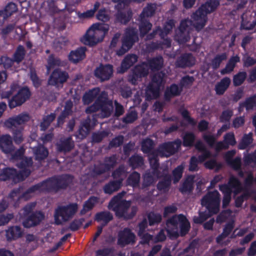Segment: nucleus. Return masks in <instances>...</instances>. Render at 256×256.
Here are the masks:
<instances>
[{
  "label": "nucleus",
  "instance_id": "1",
  "mask_svg": "<svg viewBox=\"0 0 256 256\" xmlns=\"http://www.w3.org/2000/svg\"><path fill=\"white\" fill-rule=\"evenodd\" d=\"M74 176L70 174L56 175L29 188L22 194H26L36 191H44L48 192L57 193L62 190H66L72 184Z\"/></svg>",
  "mask_w": 256,
  "mask_h": 256
},
{
  "label": "nucleus",
  "instance_id": "2",
  "mask_svg": "<svg viewBox=\"0 0 256 256\" xmlns=\"http://www.w3.org/2000/svg\"><path fill=\"white\" fill-rule=\"evenodd\" d=\"M219 4L218 0H209L202 4L192 14V27L198 31L203 28L208 20L207 14L214 11Z\"/></svg>",
  "mask_w": 256,
  "mask_h": 256
},
{
  "label": "nucleus",
  "instance_id": "3",
  "mask_svg": "<svg viewBox=\"0 0 256 256\" xmlns=\"http://www.w3.org/2000/svg\"><path fill=\"white\" fill-rule=\"evenodd\" d=\"M15 118H10L4 122V126L8 128H12V136L14 143L20 144L24 140L22 128H18V126L24 124L30 120L28 113H22Z\"/></svg>",
  "mask_w": 256,
  "mask_h": 256
},
{
  "label": "nucleus",
  "instance_id": "4",
  "mask_svg": "<svg viewBox=\"0 0 256 256\" xmlns=\"http://www.w3.org/2000/svg\"><path fill=\"white\" fill-rule=\"evenodd\" d=\"M108 30V26L101 23L94 24L88 30L82 42L86 45L94 46L101 42Z\"/></svg>",
  "mask_w": 256,
  "mask_h": 256
},
{
  "label": "nucleus",
  "instance_id": "5",
  "mask_svg": "<svg viewBox=\"0 0 256 256\" xmlns=\"http://www.w3.org/2000/svg\"><path fill=\"white\" fill-rule=\"evenodd\" d=\"M78 210L76 203H70L66 206H58L54 211V222L60 225L64 222H66L72 219Z\"/></svg>",
  "mask_w": 256,
  "mask_h": 256
},
{
  "label": "nucleus",
  "instance_id": "6",
  "mask_svg": "<svg viewBox=\"0 0 256 256\" xmlns=\"http://www.w3.org/2000/svg\"><path fill=\"white\" fill-rule=\"evenodd\" d=\"M220 204V194L217 190L208 192L201 200L202 206L213 214L219 212Z\"/></svg>",
  "mask_w": 256,
  "mask_h": 256
},
{
  "label": "nucleus",
  "instance_id": "7",
  "mask_svg": "<svg viewBox=\"0 0 256 256\" xmlns=\"http://www.w3.org/2000/svg\"><path fill=\"white\" fill-rule=\"evenodd\" d=\"M123 194L119 193L110 200L109 206L112 208L118 218L125 217L128 210L130 206V202L122 200Z\"/></svg>",
  "mask_w": 256,
  "mask_h": 256
},
{
  "label": "nucleus",
  "instance_id": "8",
  "mask_svg": "<svg viewBox=\"0 0 256 256\" xmlns=\"http://www.w3.org/2000/svg\"><path fill=\"white\" fill-rule=\"evenodd\" d=\"M165 74L162 72H158L153 76L151 84L148 88L146 96L148 100L156 98L159 96L160 87L164 84Z\"/></svg>",
  "mask_w": 256,
  "mask_h": 256
},
{
  "label": "nucleus",
  "instance_id": "9",
  "mask_svg": "<svg viewBox=\"0 0 256 256\" xmlns=\"http://www.w3.org/2000/svg\"><path fill=\"white\" fill-rule=\"evenodd\" d=\"M138 32L136 28H130L126 29L122 40L121 48L116 52L118 56H122L138 40Z\"/></svg>",
  "mask_w": 256,
  "mask_h": 256
},
{
  "label": "nucleus",
  "instance_id": "10",
  "mask_svg": "<svg viewBox=\"0 0 256 256\" xmlns=\"http://www.w3.org/2000/svg\"><path fill=\"white\" fill-rule=\"evenodd\" d=\"M182 141L178 138L172 142L160 144L157 149V152L161 157L168 158L177 152L180 148Z\"/></svg>",
  "mask_w": 256,
  "mask_h": 256
},
{
  "label": "nucleus",
  "instance_id": "11",
  "mask_svg": "<svg viewBox=\"0 0 256 256\" xmlns=\"http://www.w3.org/2000/svg\"><path fill=\"white\" fill-rule=\"evenodd\" d=\"M192 29V20H182L175 35V40L180 44L188 42L190 40V33Z\"/></svg>",
  "mask_w": 256,
  "mask_h": 256
},
{
  "label": "nucleus",
  "instance_id": "12",
  "mask_svg": "<svg viewBox=\"0 0 256 256\" xmlns=\"http://www.w3.org/2000/svg\"><path fill=\"white\" fill-rule=\"evenodd\" d=\"M113 108L114 105L112 100L99 96L94 103L86 110V112H112Z\"/></svg>",
  "mask_w": 256,
  "mask_h": 256
},
{
  "label": "nucleus",
  "instance_id": "13",
  "mask_svg": "<svg viewBox=\"0 0 256 256\" xmlns=\"http://www.w3.org/2000/svg\"><path fill=\"white\" fill-rule=\"evenodd\" d=\"M136 241V236L131 230L128 228H125L120 231L118 236V244L121 247L131 244L133 245Z\"/></svg>",
  "mask_w": 256,
  "mask_h": 256
},
{
  "label": "nucleus",
  "instance_id": "14",
  "mask_svg": "<svg viewBox=\"0 0 256 256\" xmlns=\"http://www.w3.org/2000/svg\"><path fill=\"white\" fill-rule=\"evenodd\" d=\"M30 92L27 87L22 88L9 101V106L12 108L22 105L30 98Z\"/></svg>",
  "mask_w": 256,
  "mask_h": 256
},
{
  "label": "nucleus",
  "instance_id": "15",
  "mask_svg": "<svg viewBox=\"0 0 256 256\" xmlns=\"http://www.w3.org/2000/svg\"><path fill=\"white\" fill-rule=\"evenodd\" d=\"M96 115H94L92 119L88 116L82 122L76 134L78 138L82 140L86 138L90 130L96 125L98 122L95 118Z\"/></svg>",
  "mask_w": 256,
  "mask_h": 256
},
{
  "label": "nucleus",
  "instance_id": "16",
  "mask_svg": "<svg viewBox=\"0 0 256 256\" xmlns=\"http://www.w3.org/2000/svg\"><path fill=\"white\" fill-rule=\"evenodd\" d=\"M68 78V72L62 70L60 68H56L50 76L48 80V84L58 86L65 82Z\"/></svg>",
  "mask_w": 256,
  "mask_h": 256
},
{
  "label": "nucleus",
  "instance_id": "17",
  "mask_svg": "<svg viewBox=\"0 0 256 256\" xmlns=\"http://www.w3.org/2000/svg\"><path fill=\"white\" fill-rule=\"evenodd\" d=\"M44 218V214L42 212H34L24 220L22 224L26 228L35 226L38 224Z\"/></svg>",
  "mask_w": 256,
  "mask_h": 256
},
{
  "label": "nucleus",
  "instance_id": "18",
  "mask_svg": "<svg viewBox=\"0 0 256 256\" xmlns=\"http://www.w3.org/2000/svg\"><path fill=\"white\" fill-rule=\"evenodd\" d=\"M112 66L110 64L100 65L94 71L95 76L100 78L101 81L108 80L112 76Z\"/></svg>",
  "mask_w": 256,
  "mask_h": 256
},
{
  "label": "nucleus",
  "instance_id": "19",
  "mask_svg": "<svg viewBox=\"0 0 256 256\" xmlns=\"http://www.w3.org/2000/svg\"><path fill=\"white\" fill-rule=\"evenodd\" d=\"M56 147L60 152H68L74 148V142L71 136L60 138L56 144Z\"/></svg>",
  "mask_w": 256,
  "mask_h": 256
},
{
  "label": "nucleus",
  "instance_id": "20",
  "mask_svg": "<svg viewBox=\"0 0 256 256\" xmlns=\"http://www.w3.org/2000/svg\"><path fill=\"white\" fill-rule=\"evenodd\" d=\"M0 148L6 154H11L14 151V147L10 134L2 135L0 138Z\"/></svg>",
  "mask_w": 256,
  "mask_h": 256
},
{
  "label": "nucleus",
  "instance_id": "21",
  "mask_svg": "<svg viewBox=\"0 0 256 256\" xmlns=\"http://www.w3.org/2000/svg\"><path fill=\"white\" fill-rule=\"evenodd\" d=\"M194 64V59L190 54H184L178 57L176 62V66L178 68H184L190 67Z\"/></svg>",
  "mask_w": 256,
  "mask_h": 256
},
{
  "label": "nucleus",
  "instance_id": "22",
  "mask_svg": "<svg viewBox=\"0 0 256 256\" xmlns=\"http://www.w3.org/2000/svg\"><path fill=\"white\" fill-rule=\"evenodd\" d=\"M122 186V179L110 180L103 186V191L106 194H112L118 191Z\"/></svg>",
  "mask_w": 256,
  "mask_h": 256
},
{
  "label": "nucleus",
  "instance_id": "23",
  "mask_svg": "<svg viewBox=\"0 0 256 256\" xmlns=\"http://www.w3.org/2000/svg\"><path fill=\"white\" fill-rule=\"evenodd\" d=\"M32 150L35 160L38 162L46 159L49 154L48 148L41 144L34 147Z\"/></svg>",
  "mask_w": 256,
  "mask_h": 256
},
{
  "label": "nucleus",
  "instance_id": "24",
  "mask_svg": "<svg viewBox=\"0 0 256 256\" xmlns=\"http://www.w3.org/2000/svg\"><path fill=\"white\" fill-rule=\"evenodd\" d=\"M22 234L23 230L20 226H12L6 230V237L8 240H16L22 237Z\"/></svg>",
  "mask_w": 256,
  "mask_h": 256
},
{
  "label": "nucleus",
  "instance_id": "25",
  "mask_svg": "<svg viewBox=\"0 0 256 256\" xmlns=\"http://www.w3.org/2000/svg\"><path fill=\"white\" fill-rule=\"evenodd\" d=\"M158 154L157 152H153L148 156L150 168L152 170V174L154 176L159 177L160 172L158 170L160 164L158 162Z\"/></svg>",
  "mask_w": 256,
  "mask_h": 256
},
{
  "label": "nucleus",
  "instance_id": "26",
  "mask_svg": "<svg viewBox=\"0 0 256 256\" xmlns=\"http://www.w3.org/2000/svg\"><path fill=\"white\" fill-rule=\"evenodd\" d=\"M86 47H80L75 50L72 51L69 55L68 58L70 61L74 63H77L85 58Z\"/></svg>",
  "mask_w": 256,
  "mask_h": 256
},
{
  "label": "nucleus",
  "instance_id": "27",
  "mask_svg": "<svg viewBox=\"0 0 256 256\" xmlns=\"http://www.w3.org/2000/svg\"><path fill=\"white\" fill-rule=\"evenodd\" d=\"M48 64L46 65L47 72L49 73L51 68L57 66H64L66 62L61 60L58 57L55 56L53 54L49 56L47 60Z\"/></svg>",
  "mask_w": 256,
  "mask_h": 256
},
{
  "label": "nucleus",
  "instance_id": "28",
  "mask_svg": "<svg viewBox=\"0 0 256 256\" xmlns=\"http://www.w3.org/2000/svg\"><path fill=\"white\" fill-rule=\"evenodd\" d=\"M194 176L192 175L188 176L180 188V191L182 194L190 193L194 190Z\"/></svg>",
  "mask_w": 256,
  "mask_h": 256
},
{
  "label": "nucleus",
  "instance_id": "29",
  "mask_svg": "<svg viewBox=\"0 0 256 256\" xmlns=\"http://www.w3.org/2000/svg\"><path fill=\"white\" fill-rule=\"evenodd\" d=\"M113 219L112 214L108 211H103L97 212L94 216V220L97 222H102L101 225L106 226Z\"/></svg>",
  "mask_w": 256,
  "mask_h": 256
},
{
  "label": "nucleus",
  "instance_id": "30",
  "mask_svg": "<svg viewBox=\"0 0 256 256\" xmlns=\"http://www.w3.org/2000/svg\"><path fill=\"white\" fill-rule=\"evenodd\" d=\"M138 57L134 54H130L127 55L122 62L121 68L122 72H124L130 67L132 66L134 63L136 62Z\"/></svg>",
  "mask_w": 256,
  "mask_h": 256
},
{
  "label": "nucleus",
  "instance_id": "31",
  "mask_svg": "<svg viewBox=\"0 0 256 256\" xmlns=\"http://www.w3.org/2000/svg\"><path fill=\"white\" fill-rule=\"evenodd\" d=\"M98 198L96 196H91L86 200L82 208L80 211V215H84L87 212L91 210L96 204L98 202Z\"/></svg>",
  "mask_w": 256,
  "mask_h": 256
},
{
  "label": "nucleus",
  "instance_id": "32",
  "mask_svg": "<svg viewBox=\"0 0 256 256\" xmlns=\"http://www.w3.org/2000/svg\"><path fill=\"white\" fill-rule=\"evenodd\" d=\"M163 122H174V124H172L170 126L166 128L164 133L166 134H170L172 132L176 131L178 128V118L176 116H172L170 117H166L165 115L162 118Z\"/></svg>",
  "mask_w": 256,
  "mask_h": 256
},
{
  "label": "nucleus",
  "instance_id": "33",
  "mask_svg": "<svg viewBox=\"0 0 256 256\" xmlns=\"http://www.w3.org/2000/svg\"><path fill=\"white\" fill-rule=\"evenodd\" d=\"M154 143L150 138H146L142 142L141 150L146 154H151L153 152H157V150H154Z\"/></svg>",
  "mask_w": 256,
  "mask_h": 256
},
{
  "label": "nucleus",
  "instance_id": "34",
  "mask_svg": "<svg viewBox=\"0 0 256 256\" xmlns=\"http://www.w3.org/2000/svg\"><path fill=\"white\" fill-rule=\"evenodd\" d=\"M139 30L140 32V36L144 37L148 32L151 30L152 24L149 22L148 19L140 18Z\"/></svg>",
  "mask_w": 256,
  "mask_h": 256
},
{
  "label": "nucleus",
  "instance_id": "35",
  "mask_svg": "<svg viewBox=\"0 0 256 256\" xmlns=\"http://www.w3.org/2000/svg\"><path fill=\"white\" fill-rule=\"evenodd\" d=\"M128 172L126 166L124 164H120L118 168L114 170L112 176L114 180L122 179V182L127 176Z\"/></svg>",
  "mask_w": 256,
  "mask_h": 256
},
{
  "label": "nucleus",
  "instance_id": "36",
  "mask_svg": "<svg viewBox=\"0 0 256 256\" xmlns=\"http://www.w3.org/2000/svg\"><path fill=\"white\" fill-rule=\"evenodd\" d=\"M180 216V234L183 236H186L190 230V223L186 216L182 214H179Z\"/></svg>",
  "mask_w": 256,
  "mask_h": 256
},
{
  "label": "nucleus",
  "instance_id": "37",
  "mask_svg": "<svg viewBox=\"0 0 256 256\" xmlns=\"http://www.w3.org/2000/svg\"><path fill=\"white\" fill-rule=\"evenodd\" d=\"M140 174L136 171H134L128 176L126 180V184L132 188H137L140 186Z\"/></svg>",
  "mask_w": 256,
  "mask_h": 256
},
{
  "label": "nucleus",
  "instance_id": "38",
  "mask_svg": "<svg viewBox=\"0 0 256 256\" xmlns=\"http://www.w3.org/2000/svg\"><path fill=\"white\" fill-rule=\"evenodd\" d=\"M255 106H256V95L249 98L244 102L240 104L238 110L240 112L244 110L248 111L252 110Z\"/></svg>",
  "mask_w": 256,
  "mask_h": 256
},
{
  "label": "nucleus",
  "instance_id": "39",
  "mask_svg": "<svg viewBox=\"0 0 256 256\" xmlns=\"http://www.w3.org/2000/svg\"><path fill=\"white\" fill-rule=\"evenodd\" d=\"M148 66L152 70H158L164 66V60L162 56L154 58L148 61Z\"/></svg>",
  "mask_w": 256,
  "mask_h": 256
},
{
  "label": "nucleus",
  "instance_id": "40",
  "mask_svg": "<svg viewBox=\"0 0 256 256\" xmlns=\"http://www.w3.org/2000/svg\"><path fill=\"white\" fill-rule=\"evenodd\" d=\"M128 164L132 169L142 166L144 164V160L142 156L134 154L128 159Z\"/></svg>",
  "mask_w": 256,
  "mask_h": 256
},
{
  "label": "nucleus",
  "instance_id": "41",
  "mask_svg": "<svg viewBox=\"0 0 256 256\" xmlns=\"http://www.w3.org/2000/svg\"><path fill=\"white\" fill-rule=\"evenodd\" d=\"M230 80L228 77L222 78L220 82L217 84L215 87L216 92L218 94H222L229 86Z\"/></svg>",
  "mask_w": 256,
  "mask_h": 256
},
{
  "label": "nucleus",
  "instance_id": "42",
  "mask_svg": "<svg viewBox=\"0 0 256 256\" xmlns=\"http://www.w3.org/2000/svg\"><path fill=\"white\" fill-rule=\"evenodd\" d=\"M240 60V58L238 56L232 57L227 63L225 68L221 70L220 73L222 74L230 73L234 70L236 64L239 62Z\"/></svg>",
  "mask_w": 256,
  "mask_h": 256
},
{
  "label": "nucleus",
  "instance_id": "43",
  "mask_svg": "<svg viewBox=\"0 0 256 256\" xmlns=\"http://www.w3.org/2000/svg\"><path fill=\"white\" fill-rule=\"evenodd\" d=\"M147 218L150 226H154L158 224L162 220V216L159 213L150 212L147 214Z\"/></svg>",
  "mask_w": 256,
  "mask_h": 256
},
{
  "label": "nucleus",
  "instance_id": "44",
  "mask_svg": "<svg viewBox=\"0 0 256 256\" xmlns=\"http://www.w3.org/2000/svg\"><path fill=\"white\" fill-rule=\"evenodd\" d=\"M172 176L169 174H165L162 180L157 184V188L160 190H164L169 188L171 184Z\"/></svg>",
  "mask_w": 256,
  "mask_h": 256
},
{
  "label": "nucleus",
  "instance_id": "45",
  "mask_svg": "<svg viewBox=\"0 0 256 256\" xmlns=\"http://www.w3.org/2000/svg\"><path fill=\"white\" fill-rule=\"evenodd\" d=\"M118 159L117 155L116 154H112L109 156H106L102 163L104 164L106 168L109 172L116 166Z\"/></svg>",
  "mask_w": 256,
  "mask_h": 256
},
{
  "label": "nucleus",
  "instance_id": "46",
  "mask_svg": "<svg viewBox=\"0 0 256 256\" xmlns=\"http://www.w3.org/2000/svg\"><path fill=\"white\" fill-rule=\"evenodd\" d=\"M16 169L14 168H6L2 170L0 174V179L2 181H6L8 180H14Z\"/></svg>",
  "mask_w": 256,
  "mask_h": 256
},
{
  "label": "nucleus",
  "instance_id": "47",
  "mask_svg": "<svg viewBox=\"0 0 256 256\" xmlns=\"http://www.w3.org/2000/svg\"><path fill=\"white\" fill-rule=\"evenodd\" d=\"M134 74L137 78H140L146 76L148 73V66L146 64L136 66L134 70Z\"/></svg>",
  "mask_w": 256,
  "mask_h": 256
},
{
  "label": "nucleus",
  "instance_id": "48",
  "mask_svg": "<svg viewBox=\"0 0 256 256\" xmlns=\"http://www.w3.org/2000/svg\"><path fill=\"white\" fill-rule=\"evenodd\" d=\"M184 168V165L182 164L174 169L172 171V177L174 184L178 183L182 176Z\"/></svg>",
  "mask_w": 256,
  "mask_h": 256
},
{
  "label": "nucleus",
  "instance_id": "49",
  "mask_svg": "<svg viewBox=\"0 0 256 256\" xmlns=\"http://www.w3.org/2000/svg\"><path fill=\"white\" fill-rule=\"evenodd\" d=\"M100 90L95 88L86 93L83 96V101L85 104H89L98 95Z\"/></svg>",
  "mask_w": 256,
  "mask_h": 256
},
{
  "label": "nucleus",
  "instance_id": "50",
  "mask_svg": "<svg viewBox=\"0 0 256 256\" xmlns=\"http://www.w3.org/2000/svg\"><path fill=\"white\" fill-rule=\"evenodd\" d=\"M252 132L244 134L238 144V148L240 150L246 148L252 143Z\"/></svg>",
  "mask_w": 256,
  "mask_h": 256
},
{
  "label": "nucleus",
  "instance_id": "51",
  "mask_svg": "<svg viewBox=\"0 0 256 256\" xmlns=\"http://www.w3.org/2000/svg\"><path fill=\"white\" fill-rule=\"evenodd\" d=\"M182 144L185 147H191L194 146L196 139L194 134L192 132H186L183 138Z\"/></svg>",
  "mask_w": 256,
  "mask_h": 256
},
{
  "label": "nucleus",
  "instance_id": "52",
  "mask_svg": "<svg viewBox=\"0 0 256 256\" xmlns=\"http://www.w3.org/2000/svg\"><path fill=\"white\" fill-rule=\"evenodd\" d=\"M108 172L104 164L100 162L94 166L92 174L93 176H98Z\"/></svg>",
  "mask_w": 256,
  "mask_h": 256
},
{
  "label": "nucleus",
  "instance_id": "53",
  "mask_svg": "<svg viewBox=\"0 0 256 256\" xmlns=\"http://www.w3.org/2000/svg\"><path fill=\"white\" fill-rule=\"evenodd\" d=\"M155 10L156 6L152 4H149L144 8L142 12L140 14L139 17L148 19V18L153 16Z\"/></svg>",
  "mask_w": 256,
  "mask_h": 256
},
{
  "label": "nucleus",
  "instance_id": "54",
  "mask_svg": "<svg viewBox=\"0 0 256 256\" xmlns=\"http://www.w3.org/2000/svg\"><path fill=\"white\" fill-rule=\"evenodd\" d=\"M55 118L56 113H50V114L44 117L40 124V130H46Z\"/></svg>",
  "mask_w": 256,
  "mask_h": 256
},
{
  "label": "nucleus",
  "instance_id": "55",
  "mask_svg": "<svg viewBox=\"0 0 256 256\" xmlns=\"http://www.w3.org/2000/svg\"><path fill=\"white\" fill-rule=\"evenodd\" d=\"M180 216L179 214H175L168 218L166 220V225L168 227H169L170 225L172 226L176 230V231L174 232V234L176 235H178V224L180 222Z\"/></svg>",
  "mask_w": 256,
  "mask_h": 256
},
{
  "label": "nucleus",
  "instance_id": "56",
  "mask_svg": "<svg viewBox=\"0 0 256 256\" xmlns=\"http://www.w3.org/2000/svg\"><path fill=\"white\" fill-rule=\"evenodd\" d=\"M132 12H127L118 10L116 13V20L122 24H126L130 20L132 16Z\"/></svg>",
  "mask_w": 256,
  "mask_h": 256
},
{
  "label": "nucleus",
  "instance_id": "57",
  "mask_svg": "<svg viewBox=\"0 0 256 256\" xmlns=\"http://www.w3.org/2000/svg\"><path fill=\"white\" fill-rule=\"evenodd\" d=\"M182 89L176 84H172L167 90L165 93L166 99L170 100L171 96H178L180 94Z\"/></svg>",
  "mask_w": 256,
  "mask_h": 256
},
{
  "label": "nucleus",
  "instance_id": "58",
  "mask_svg": "<svg viewBox=\"0 0 256 256\" xmlns=\"http://www.w3.org/2000/svg\"><path fill=\"white\" fill-rule=\"evenodd\" d=\"M108 136V132L106 130L94 132L92 136V142L94 143H99Z\"/></svg>",
  "mask_w": 256,
  "mask_h": 256
},
{
  "label": "nucleus",
  "instance_id": "59",
  "mask_svg": "<svg viewBox=\"0 0 256 256\" xmlns=\"http://www.w3.org/2000/svg\"><path fill=\"white\" fill-rule=\"evenodd\" d=\"M124 142V136L122 135H118L115 138H112L110 142L108 148L109 149L112 148H116L121 146Z\"/></svg>",
  "mask_w": 256,
  "mask_h": 256
},
{
  "label": "nucleus",
  "instance_id": "60",
  "mask_svg": "<svg viewBox=\"0 0 256 256\" xmlns=\"http://www.w3.org/2000/svg\"><path fill=\"white\" fill-rule=\"evenodd\" d=\"M204 166L208 169L214 170L216 168V170L218 171L222 168V164L221 162H218L216 160L212 159L205 162Z\"/></svg>",
  "mask_w": 256,
  "mask_h": 256
},
{
  "label": "nucleus",
  "instance_id": "61",
  "mask_svg": "<svg viewBox=\"0 0 256 256\" xmlns=\"http://www.w3.org/2000/svg\"><path fill=\"white\" fill-rule=\"evenodd\" d=\"M216 214L210 212L208 210V212L205 211L200 212L199 216L194 219V222L196 224H201L205 222L208 218Z\"/></svg>",
  "mask_w": 256,
  "mask_h": 256
},
{
  "label": "nucleus",
  "instance_id": "62",
  "mask_svg": "<svg viewBox=\"0 0 256 256\" xmlns=\"http://www.w3.org/2000/svg\"><path fill=\"white\" fill-rule=\"evenodd\" d=\"M228 184L232 189H235L236 193L241 190L242 184L240 182L237 178L234 176L230 178Z\"/></svg>",
  "mask_w": 256,
  "mask_h": 256
},
{
  "label": "nucleus",
  "instance_id": "63",
  "mask_svg": "<svg viewBox=\"0 0 256 256\" xmlns=\"http://www.w3.org/2000/svg\"><path fill=\"white\" fill-rule=\"evenodd\" d=\"M24 55L25 50L24 47L19 46L14 54V60L19 63L24 58Z\"/></svg>",
  "mask_w": 256,
  "mask_h": 256
},
{
  "label": "nucleus",
  "instance_id": "64",
  "mask_svg": "<svg viewBox=\"0 0 256 256\" xmlns=\"http://www.w3.org/2000/svg\"><path fill=\"white\" fill-rule=\"evenodd\" d=\"M32 164L33 160L32 157H24L17 164V166L20 168H28L32 167Z\"/></svg>",
  "mask_w": 256,
  "mask_h": 256
}]
</instances>
